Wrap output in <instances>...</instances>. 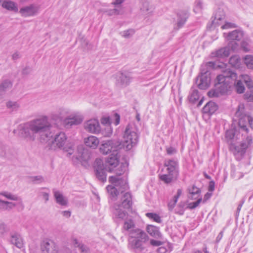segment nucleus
<instances>
[{
	"instance_id": "obj_1",
	"label": "nucleus",
	"mask_w": 253,
	"mask_h": 253,
	"mask_svg": "<svg viewBox=\"0 0 253 253\" xmlns=\"http://www.w3.org/2000/svg\"><path fill=\"white\" fill-rule=\"evenodd\" d=\"M51 126L48 117L42 115L19 125L18 129L22 137L33 141L35 140L37 134L44 133L46 138H48L51 133L49 132L48 134Z\"/></svg>"
},
{
	"instance_id": "obj_2",
	"label": "nucleus",
	"mask_w": 253,
	"mask_h": 253,
	"mask_svg": "<svg viewBox=\"0 0 253 253\" xmlns=\"http://www.w3.org/2000/svg\"><path fill=\"white\" fill-rule=\"evenodd\" d=\"M226 66V65L224 69H220L222 74L216 77L215 83V90L210 91L208 93L210 96H217L218 92L221 94L226 93L234 84V81L236 80L237 74L229 68H227Z\"/></svg>"
},
{
	"instance_id": "obj_3",
	"label": "nucleus",
	"mask_w": 253,
	"mask_h": 253,
	"mask_svg": "<svg viewBox=\"0 0 253 253\" xmlns=\"http://www.w3.org/2000/svg\"><path fill=\"white\" fill-rule=\"evenodd\" d=\"M226 64L222 62H209L201 68V75L196 79V83L198 87L201 89H207L211 83L210 69H224Z\"/></svg>"
},
{
	"instance_id": "obj_4",
	"label": "nucleus",
	"mask_w": 253,
	"mask_h": 253,
	"mask_svg": "<svg viewBox=\"0 0 253 253\" xmlns=\"http://www.w3.org/2000/svg\"><path fill=\"white\" fill-rule=\"evenodd\" d=\"M129 247L135 253H139L145 250V244L148 241L147 234L140 229H136L130 232Z\"/></svg>"
},
{
	"instance_id": "obj_5",
	"label": "nucleus",
	"mask_w": 253,
	"mask_h": 253,
	"mask_svg": "<svg viewBox=\"0 0 253 253\" xmlns=\"http://www.w3.org/2000/svg\"><path fill=\"white\" fill-rule=\"evenodd\" d=\"M67 137L64 132H60L57 133L54 138L47 140V146L49 149L53 150L63 149L68 153L69 155H71L74 153V146L72 144H67L66 143Z\"/></svg>"
},
{
	"instance_id": "obj_6",
	"label": "nucleus",
	"mask_w": 253,
	"mask_h": 253,
	"mask_svg": "<svg viewBox=\"0 0 253 253\" xmlns=\"http://www.w3.org/2000/svg\"><path fill=\"white\" fill-rule=\"evenodd\" d=\"M109 182L113 185H108L107 190L112 200H115L119 192L123 193L128 188L127 182L126 179L118 176H111L109 178Z\"/></svg>"
},
{
	"instance_id": "obj_7",
	"label": "nucleus",
	"mask_w": 253,
	"mask_h": 253,
	"mask_svg": "<svg viewBox=\"0 0 253 253\" xmlns=\"http://www.w3.org/2000/svg\"><path fill=\"white\" fill-rule=\"evenodd\" d=\"M123 139L124 147L127 150H130L137 144L138 141V135L134 126L129 124L126 126Z\"/></svg>"
},
{
	"instance_id": "obj_8",
	"label": "nucleus",
	"mask_w": 253,
	"mask_h": 253,
	"mask_svg": "<svg viewBox=\"0 0 253 253\" xmlns=\"http://www.w3.org/2000/svg\"><path fill=\"white\" fill-rule=\"evenodd\" d=\"M235 116L238 118V124L241 128L245 131L248 130V126L253 129V118L246 110L243 104L239 105Z\"/></svg>"
},
{
	"instance_id": "obj_9",
	"label": "nucleus",
	"mask_w": 253,
	"mask_h": 253,
	"mask_svg": "<svg viewBox=\"0 0 253 253\" xmlns=\"http://www.w3.org/2000/svg\"><path fill=\"white\" fill-rule=\"evenodd\" d=\"M119 153V152L116 155H115L114 153H111L107 159L106 164L108 166L109 171L112 172L114 171V172L117 174L116 176H120L126 170V167L122 164L119 166L118 169H114L119 166L120 158Z\"/></svg>"
},
{
	"instance_id": "obj_10",
	"label": "nucleus",
	"mask_w": 253,
	"mask_h": 253,
	"mask_svg": "<svg viewBox=\"0 0 253 253\" xmlns=\"http://www.w3.org/2000/svg\"><path fill=\"white\" fill-rule=\"evenodd\" d=\"M120 148V143L119 141L110 139L101 141L100 147V152L103 155L109 153H114L115 155L118 153Z\"/></svg>"
},
{
	"instance_id": "obj_11",
	"label": "nucleus",
	"mask_w": 253,
	"mask_h": 253,
	"mask_svg": "<svg viewBox=\"0 0 253 253\" xmlns=\"http://www.w3.org/2000/svg\"><path fill=\"white\" fill-rule=\"evenodd\" d=\"M40 248L42 253H58L59 248L53 240L45 238L40 243Z\"/></svg>"
},
{
	"instance_id": "obj_12",
	"label": "nucleus",
	"mask_w": 253,
	"mask_h": 253,
	"mask_svg": "<svg viewBox=\"0 0 253 253\" xmlns=\"http://www.w3.org/2000/svg\"><path fill=\"white\" fill-rule=\"evenodd\" d=\"M84 128L86 131L92 134H98L101 132L99 122L96 119H91L84 122Z\"/></svg>"
},
{
	"instance_id": "obj_13",
	"label": "nucleus",
	"mask_w": 253,
	"mask_h": 253,
	"mask_svg": "<svg viewBox=\"0 0 253 253\" xmlns=\"http://www.w3.org/2000/svg\"><path fill=\"white\" fill-rule=\"evenodd\" d=\"M95 173L98 179L103 182L106 181V174L102 160L96 159L94 164Z\"/></svg>"
},
{
	"instance_id": "obj_14",
	"label": "nucleus",
	"mask_w": 253,
	"mask_h": 253,
	"mask_svg": "<svg viewBox=\"0 0 253 253\" xmlns=\"http://www.w3.org/2000/svg\"><path fill=\"white\" fill-rule=\"evenodd\" d=\"M131 80L132 77L129 73H120L117 75L116 84L119 87L124 88L130 84Z\"/></svg>"
},
{
	"instance_id": "obj_15",
	"label": "nucleus",
	"mask_w": 253,
	"mask_h": 253,
	"mask_svg": "<svg viewBox=\"0 0 253 253\" xmlns=\"http://www.w3.org/2000/svg\"><path fill=\"white\" fill-rule=\"evenodd\" d=\"M166 171L170 173L172 175L178 176L179 174L178 162L173 160H166L164 163Z\"/></svg>"
},
{
	"instance_id": "obj_16",
	"label": "nucleus",
	"mask_w": 253,
	"mask_h": 253,
	"mask_svg": "<svg viewBox=\"0 0 253 253\" xmlns=\"http://www.w3.org/2000/svg\"><path fill=\"white\" fill-rule=\"evenodd\" d=\"M39 8V6L32 4L21 8L19 10V12L24 17L32 16L38 13Z\"/></svg>"
},
{
	"instance_id": "obj_17",
	"label": "nucleus",
	"mask_w": 253,
	"mask_h": 253,
	"mask_svg": "<svg viewBox=\"0 0 253 253\" xmlns=\"http://www.w3.org/2000/svg\"><path fill=\"white\" fill-rule=\"evenodd\" d=\"M8 242L18 249H22L24 247L23 238L21 235L17 233H11L10 234Z\"/></svg>"
},
{
	"instance_id": "obj_18",
	"label": "nucleus",
	"mask_w": 253,
	"mask_h": 253,
	"mask_svg": "<svg viewBox=\"0 0 253 253\" xmlns=\"http://www.w3.org/2000/svg\"><path fill=\"white\" fill-rule=\"evenodd\" d=\"M12 86V83L9 80L3 81L0 84V99H2L6 92Z\"/></svg>"
},
{
	"instance_id": "obj_19",
	"label": "nucleus",
	"mask_w": 253,
	"mask_h": 253,
	"mask_svg": "<svg viewBox=\"0 0 253 253\" xmlns=\"http://www.w3.org/2000/svg\"><path fill=\"white\" fill-rule=\"evenodd\" d=\"M83 122V119L80 117L74 116L66 118L64 120V125L66 127H70L73 125H78Z\"/></svg>"
},
{
	"instance_id": "obj_20",
	"label": "nucleus",
	"mask_w": 253,
	"mask_h": 253,
	"mask_svg": "<svg viewBox=\"0 0 253 253\" xmlns=\"http://www.w3.org/2000/svg\"><path fill=\"white\" fill-rule=\"evenodd\" d=\"M253 143V139L252 137L248 136L246 138V140L242 142L240 146H236L235 147V150L238 152L240 153L241 155L245 153L246 149L250 146Z\"/></svg>"
},
{
	"instance_id": "obj_21",
	"label": "nucleus",
	"mask_w": 253,
	"mask_h": 253,
	"mask_svg": "<svg viewBox=\"0 0 253 253\" xmlns=\"http://www.w3.org/2000/svg\"><path fill=\"white\" fill-rule=\"evenodd\" d=\"M121 205L122 207L124 209H128L131 208L132 202L131 195L128 192H126L124 194L121 198Z\"/></svg>"
},
{
	"instance_id": "obj_22",
	"label": "nucleus",
	"mask_w": 253,
	"mask_h": 253,
	"mask_svg": "<svg viewBox=\"0 0 253 253\" xmlns=\"http://www.w3.org/2000/svg\"><path fill=\"white\" fill-rule=\"evenodd\" d=\"M188 17V14L186 11H181L177 13V22L176 24V29H179L185 24Z\"/></svg>"
},
{
	"instance_id": "obj_23",
	"label": "nucleus",
	"mask_w": 253,
	"mask_h": 253,
	"mask_svg": "<svg viewBox=\"0 0 253 253\" xmlns=\"http://www.w3.org/2000/svg\"><path fill=\"white\" fill-rule=\"evenodd\" d=\"M99 140L95 136L90 135L87 137L84 138V143L85 145L88 147L92 149H95L97 148L99 144Z\"/></svg>"
},
{
	"instance_id": "obj_24",
	"label": "nucleus",
	"mask_w": 253,
	"mask_h": 253,
	"mask_svg": "<svg viewBox=\"0 0 253 253\" xmlns=\"http://www.w3.org/2000/svg\"><path fill=\"white\" fill-rule=\"evenodd\" d=\"M77 159L78 160L86 162L89 159V155L87 151L84 148L83 146H79L77 148Z\"/></svg>"
},
{
	"instance_id": "obj_25",
	"label": "nucleus",
	"mask_w": 253,
	"mask_h": 253,
	"mask_svg": "<svg viewBox=\"0 0 253 253\" xmlns=\"http://www.w3.org/2000/svg\"><path fill=\"white\" fill-rule=\"evenodd\" d=\"M53 194L57 204L62 206H66L68 205V199L61 192L59 191L54 190Z\"/></svg>"
},
{
	"instance_id": "obj_26",
	"label": "nucleus",
	"mask_w": 253,
	"mask_h": 253,
	"mask_svg": "<svg viewBox=\"0 0 253 253\" xmlns=\"http://www.w3.org/2000/svg\"><path fill=\"white\" fill-rule=\"evenodd\" d=\"M217 109L218 106L215 102L210 101L203 108V113L205 114L212 115Z\"/></svg>"
},
{
	"instance_id": "obj_27",
	"label": "nucleus",
	"mask_w": 253,
	"mask_h": 253,
	"mask_svg": "<svg viewBox=\"0 0 253 253\" xmlns=\"http://www.w3.org/2000/svg\"><path fill=\"white\" fill-rule=\"evenodd\" d=\"M177 176L172 175L170 173H165L163 174L159 175V178L166 184H169L174 181L177 178Z\"/></svg>"
},
{
	"instance_id": "obj_28",
	"label": "nucleus",
	"mask_w": 253,
	"mask_h": 253,
	"mask_svg": "<svg viewBox=\"0 0 253 253\" xmlns=\"http://www.w3.org/2000/svg\"><path fill=\"white\" fill-rule=\"evenodd\" d=\"M243 36V33L240 30H234L232 32L229 33L227 39L229 41H240Z\"/></svg>"
},
{
	"instance_id": "obj_29",
	"label": "nucleus",
	"mask_w": 253,
	"mask_h": 253,
	"mask_svg": "<svg viewBox=\"0 0 253 253\" xmlns=\"http://www.w3.org/2000/svg\"><path fill=\"white\" fill-rule=\"evenodd\" d=\"M1 6L3 8H5L9 11L17 12L18 10L16 4L12 1L3 0Z\"/></svg>"
},
{
	"instance_id": "obj_30",
	"label": "nucleus",
	"mask_w": 253,
	"mask_h": 253,
	"mask_svg": "<svg viewBox=\"0 0 253 253\" xmlns=\"http://www.w3.org/2000/svg\"><path fill=\"white\" fill-rule=\"evenodd\" d=\"M121 207V205H116L114 206V214L116 217L123 219L126 216L127 213L125 210H123Z\"/></svg>"
},
{
	"instance_id": "obj_31",
	"label": "nucleus",
	"mask_w": 253,
	"mask_h": 253,
	"mask_svg": "<svg viewBox=\"0 0 253 253\" xmlns=\"http://www.w3.org/2000/svg\"><path fill=\"white\" fill-rule=\"evenodd\" d=\"M188 190L189 192L188 198L191 200L198 198L201 193L200 189L195 185L189 188Z\"/></svg>"
},
{
	"instance_id": "obj_32",
	"label": "nucleus",
	"mask_w": 253,
	"mask_h": 253,
	"mask_svg": "<svg viewBox=\"0 0 253 253\" xmlns=\"http://www.w3.org/2000/svg\"><path fill=\"white\" fill-rule=\"evenodd\" d=\"M0 195L3 196L9 200L18 201V203L23 206L21 198L16 195L8 192H2L0 193Z\"/></svg>"
},
{
	"instance_id": "obj_33",
	"label": "nucleus",
	"mask_w": 253,
	"mask_h": 253,
	"mask_svg": "<svg viewBox=\"0 0 253 253\" xmlns=\"http://www.w3.org/2000/svg\"><path fill=\"white\" fill-rule=\"evenodd\" d=\"M213 56L217 57H225L229 56V49L228 47H223L219 49L217 51H215L214 53H212Z\"/></svg>"
},
{
	"instance_id": "obj_34",
	"label": "nucleus",
	"mask_w": 253,
	"mask_h": 253,
	"mask_svg": "<svg viewBox=\"0 0 253 253\" xmlns=\"http://www.w3.org/2000/svg\"><path fill=\"white\" fill-rule=\"evenodd\" d=\"M147 231L151 236L154 237H159L161 236L158 228L153 225H148L147 227Z\"/></svg>"
},
{
	"instance_id": "obj_35",
	"label": "nucleus",
	"mask_w": 253,
	"mask_h": 253,
	"mask_svg": "<svg viewBox=\"0 0 253 253\" xmlns=\"http://www.w3.org/2000/svg\"><path fill=\"white\" fill-rule=\"evenodd\" d=\"M124 228L126 230H127L129 232V237H130L131 231L134 230V229H137V228H135V224L134 222L131 219L127 220L125 222Z\"/></svg>"
},
{
	"instance_id": "obj_36",
	"label": "nucleus",
	"mask_w": 253,
	"mask_h": 253,
	"mask_svg": "<svg viewBox=\"0 0 253 253\" xmlns=\"http://www.w3.org/2000/svg\"><path fill=\"white\" fill-rule=\"evenodd\" d=\"M182 193V190L180 189L177 190V194L173 197V200L170 201L168 204V208L169 211H172L176 203H177V200L179 196L181 195Z\"/></svg>"
},
{
	"instance_id": "obj_37",
	"label": "nucleus",
	"mask_w": 253,
	"mask_h": 253,
	"mask_svg": "<svg viewBox=\"0 0 253 253\" xmlns=\"http://www.w3.org/2000/svg\"><path fill=\"white\" fill-rule=\"evenodd\" d=\"M224 18V14L222 11L219 10L215 14L214 19L212 21V24L214 26L219 25V21Z\"/></svg>"
},
{
	"instance_id": "obj_38",
	"label": "nucleus",
	"mask_w": 253,
	"mask_h": 253,
	"mask_svg": "<svg viewBox=\"0 0 253 253\" xmlns=\"http://www.w3.org/2000/svg\"><path fill=\"white\" fill-rule=\"evenodd\" d=\"M7 108L12 111H16L20 107V104L17 101L9 100L6 103Z\"/></svg>"
},
{
	"instance_id": "obj_39",
	"label": "nucleus",
	"mask_w": 253,
	"mask_h": 253,
	"mask_svg": "<svg viewBox=\"0 0 253 253\" xmlns=\"http://www.w3.org/2000/svg\"><path fill=\"white\" fill-rule=\"evenodd\" d=\"M229 63L235 68H239L241 64V59L238 55L232 56L230 57Z\"/></svg>"
},
{
	"instance_id": "obj_40",
	"label": "nucleus",
	"mask_w": 253,
	"mask_h": 253,
	"mask_svg": "<svg viewBox=\"0 0 253 253\" xmlns=\"http://www.w3.org/2000/svg\"><path fill=\"white\" fill-rule=\"evenodd\" d=\"M199 98L198 91L196 89H193L190 93L188 99L190 102L195 103Z\"/></svg>"
},
{
	"instance_id": "obj_41",
	"label": "nucleus",
	"mask_w": 253,
	"mask_h": 253,
	"mask_svg": "<svg viewBox=\"0 0 253 253\" xmlns=\"http://www.w3.org/2000/svg\"><path fill=\"white\" fill-rule=\"evenodd\" d=\"M102 135L105 137H110L112 134V128L110 125H108L104 126L101 132H100Z\"/></svg>"
},
{
	"instance_id": "obj_42",
	"label": "nucleus",
	"mask_w": 253,
	"mask_h": 253,
	"mask_svg": "<svg viewBox=\"0 0 253 253\" xmlns=\"http://www.w3.org/2000/svg\"><path fill=\"white\" fill-rule=\"evenodd\" d=\"M234 82H235V81ZM234 84H235L236 90L238 93H242L244 92L245 86L242 81L238 80L236 84L234 82Z\"/></svg>"
},
{
	"instance_id": "obj_43",
	"label": "nucleus",
	"mask_w": 253,
	"mask_h": 253,
	"mask_svg": "<svg viewBox=\"0 0 253 253\" xmlns=\"http://www.w3.org/2000/svg\"><path fill=\"white\" fill-rule=\"evenodd\" d=\"M244 62L247 67L249 69H253V57L251 55H247Z\"/></svg>"
},
{
	"instance_id": "obj_44",
	"label": "nucleus",
	"mask_w": 253,
	"mask_h": 253,
	"mask_svg": "<svg viewBox=\"0 0 253 253\" xmlns=\"http://www.w3.org/2000/svg\"><path fill=\"white\" fill-rule=\"evenodd\" d=\"M56 112L63 121L65 116L69 113L68 109L63 107L59 108Z\"/></svg>"
},
{
	"instance_id": "obj_45",
	"label": "nucleus",
	"mask_w": 253,
	"mask_h": 253,
	"mask_svg": "<svg viewBox=\"0 0 253 253\" xmlns=\"http://www.w3.org/2000/svg\"><path fill=\"white\" fill-rule=\"evenodd\" d=\"M8 231L7 226L4 222L0 221V237H3Z\"/></svg>"
},
{
	"instance_id": "obj_46",
	"label": "nucleus",
	"mask_w": 253,
	"mask_h": 253,
	"mask_svg": "<svg viewBox=\"0 0 253 253\" xmlns=\"http://www.w3.org/2000/svg\"><path fill=\"white\" fill-rule=\"evenodd\" d=\"M30 179L31 182L36 184L41 183L44 181L43 177L41 175L31 176Z\"/></svg>"
},
{
	"instance_id": "obj_47",
	"label": "nucleus",
	"mask_w": 253,
	"mask_h": 253,
	"mask_svg": "<svg viewBox=\"0 0 253 253\" xmlns=\"http://www.w3.org/2000/svg\"><path fill=\"white\" fill-rule=\"evenodd\" d=\"M134 34V31L133 29H129L122 32L121 35L126 39L130 38Z\"/></svg>"
},
{
	"instance_id": "obj_48",
	"label": "nucleus",
	"mask_w": 253,
	"mask_h": 253,
	"mask_svg": "<svg viewBox=\"0 0 253 253\" xmlns=\"http://www.w3.org/2000/svg\"><path fill=\"white\" fill-rule=\"evenodd\" d=\"M146 215L149 218L153 219L155 221L158 223H160L161 222L160 216L156 213L148 212L146 214Z\"/></svg>"
},
{
	"instance_id": "obj_49",
	"label": "nucleus",
	"mask_w": 253,
	"mask_h": 253,
	"mask_svg": "<svg viewBox=\"0 0 253 253\" xmlns=\"http://www.w3.org/2000/svg\"><path fill=\"white\" fill-rule=\"evenodd\" d=\"M202 201V198H200L196 202L190 203L188 205V208L190 209H194L199 205Z\"/></svg>"
},
{
	"instance_id": "obj_50",
	"label": "nucleus",
	"mask_w": 253,
	"mask_h": 253,
	"mask_svg": "<svg viewBox=\"0 0 253 253\" xmlns=\"http://www.w3.org/2000/svg\"><path fill=\"white\" fill-rule=\"evenodd\" d=\"M50 117H51V119L53 121H55L56 122H61L62 121L63 122V120L59 116V115L56 112L52 113L51 114Z\"/></svg>"
},
{
	"instance_id": "obj_51",
	"label": "nucleus",
	"mask_w": 253,
	"mask_h": 253,
	"mask_svg": "<svg viewBox=\"0 0 253 253\" xmlns=\"http://www.w3.org/2000/svg\"><path fill=\"white\" fill-rule=\"evenodd\" d=\"M82 46L85 49L89 50L92 49V45L90 44L88 41L85 40H84L82 43Z\"/></svg>"
},
{
	"instance_id": "obj_52",
	"label": "nucleus",
	"mask_w": 253,
	"mask_h": 253,
	"mask_svg": "<svg viewBox=\"0 0 253 253\" xmlns=\"http://www.w3.org/2000/svg\"><path fill=\"white\" fill-rule=\"evenodd\" d=\"M245 98L250 102L253 101V91H250V92H247L244 95Z\"/></svg>"
},
{
	"instance_id": "obj_53",
	"label": "nucleus",
	"mask_w": 253,
	"mask_h": 253,
	"mask_svg": "<svg viewBox=\"0 0 253 253\" xmlns=\"http://www.w3.org/2000/svg\"><path fill=\"white\" fill-rule=\"evenodd\" d=\"M225 136L227 139L232 140L234 137V132L233 130H228L226 132Z\"/></svg>"
},
{
	"instance_id": "obj_54",
	"label": "nucleus",
	"mask_w": 253,
	"mask_h": 253,
	"mask_svg": "<svg viewBox=\"0 0 253 253\" xmlns=\"http://www.w3.org/2000/svg\"><path fill=\"white\" fill-rule=\"evenodd\" d=\"M79 248L80 250L81 253H90L89 248L84 244H82L81 246H80V247Z\"/></svg>"
},
{
	"instance_id": "obj_55",
	"label": "nucleus",
	"mask_w": 253,
	"mask_h": 253,
	"mask_svg": "<svg viewBox=\"0 0 253 253\" xmlns=\"http://www.w3.org/2000/svg\"><path fill=\"white\" fill-rule=\"evenodd\" d=\"M235 27H236V26L235 24L230 22H226L224 25L222 26L221 28L224 29Z\"/></svg>"
},
{
	"instance_id": "obj_56",
	"label": "nucleus",
	"mask_w": 253,
	"mask_h": 253,
	"mask_svg": "<svg viewBox=\"0 0 253 253\" xmlns=\"http://www.w3.org/2000/svg\"><path fill=\"white\" fill-rule=\"evenodd\" d=\"M5 150H6L5 147L4 146L0 144V157H7L6 152H5Z\"/></svg>"
},
{
	"instance_id": "obj_57",
	"label": "nucleus",
	"mask_w": 253,
	"mask_h": 253,
	"mask_svg": "<svg viewBox=\"0 0 253 253\" xmlns=\"http://www.w3.org/2000/svg\"><path fill=\"white\" fill-rule=\"evenodd\" d=\"M202 8V4L200 0H198L196 1V5L194 10L196 12H199Z\"/></svg>"
},
{
	"instance_id": "obj_58",
	"label": "nucleus",
	"mask_w": 253,
	"mask_h": 253,
	"mask_svg": "<svg viewBox=\"0 0 253 253\" xmlns=\"http://www.w3.org/2000/svg\"><path fill=\"white\" fill-rule=\"evenodd\" d=\"M16 206V204L13 202L6 201V210H10Z\"/></svg>"
},
{
	"instance_id": "obj_59",
	"label": "nucleus",
	"mask_w": 253,
	"mask_h": 253,
	"mask_svg": "<svg viewBox=\"0 0 253 253\" xmlns=\"http://www.w3.org/2000/svg\"><path fill=\"white\" fill-rule=\"evenodd\" d=\"M40 194V195L42 197V198L45 200V202L48 201L49 194L48 193L45 192H41Z\"/></svg>"
},
{
	"instance_id": "obj_60",
	"label": "nucleus",
	"mask_w": 253,
	"mask_h": 253,
	"mask_svg": "<svg viewBox=\"0 0 253 253\" xmlns=\"http://www.w3.org/2000/svg\"><path fill=\"white\" fill-rule=\"evenodd\" d=\"M229 46L230 47H231V48L232 50H235L237 48L238 44L235 42L231 41L229 43Z\"/></svg>"
},
{
	"instance_id": "obj_61",
	"label": "nucleus",
	"mask_w": 253,
	"mask_h": 253,
	"mask_svg": "<svg viewBox=\"0 0 253 253\" xmlns=\"http://www.w3.org/2000/svg\"><path fill=\"white\" fill-rule=\"evenodd\" d=\"M167 152L169 155H172L176 152V150L175 148L170 147L167 148Z\"/></svg>"
},
{
	"instance_id": "obj_62",
	"label": "nucleus",
	"mask_w": 253,
	"mask_h": 253,
	"mask_svg": "<svg viewBox=\"0 0 253 253\" xmlns=\"http://www.w3.org/2000/svg\"><path fill=\"white\" fill-rule=\"evenodd\" d=\"M0 210L2 211L6 210V201L0 199Z\"/></svg>"
},
{
	"instance_id": "obj_63",
	"label": "nucleus",
	"mask_w": 253,
	"mask_h": 253,
	"mask_svg": "<svg viewBox=\"0 0 253 253\" xmlns=\"http://www.w3.org/2000/svg\"><path fill=\"white\" fill-rule=\"evenodd\" d=\"M101 123L105 126L110 125V119L108 117L103 118L101 120Z\"/></svg>"
},
{
	"instance_id": "obj_64",
	"label": "nucleus",
	"mask_w": 253,
	"mask_h": 253,
	"mask_svg": "<svg viewBox=\"0 0 253 253\" xmlns=\"http://www.w3.org/2000/svg\"><path fill=\"white\" fill-rule=\"evenodd\" d=\"M150 243L152 246H159L162 244V242L161 241L155 240H151Z\"/></svg>"
}]
</instances>
